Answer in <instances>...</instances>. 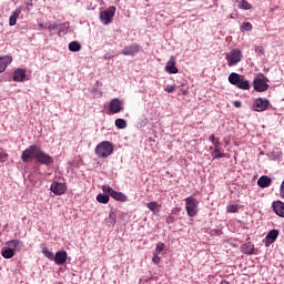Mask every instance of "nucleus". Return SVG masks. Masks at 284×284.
<instances>
[{
	"instance_id": "nucleus-35",
	"label": "nucleus",
	"mask_w": 284,
	"mask_h": 284,
	"mask_svg": "<svg viewBox=\"0 0 284 284\" xmlns=\"http://www.w3.org/2000/svg\"><path fill=\"white\" fill-rule=\"evenodd\" d=\"M252 24L250 22H244L240 27L241 32H252Z\"/></svg>"
},
{
	"instance_id": "nucleus-22",
	"label": "nucleus",
	"mask_w": 284,
	"mask_h": 284,
	"mask_svg": "<svg viewBox=\"0 0 284 284\" xmlns=\"http://www.w3.org/2000/svg\"><path fill=\"white\" fill-rule=\"evenodd\" d=\"M243 75L239 74V73H231L229 75V82L232 84V85H239V83H241V78Z\"/></svg>"
},
{
	"instance_id": "nucleus-36",
	"label": "nucleus",
	"mask_w": 284,
	"mask_h": 284,
	"mask_svg": "<svg viewBox=\"0 0 284 284\" xmlns=\"http://www.w3.org/2000/svg\"><path fill=\"white\" fill-rule=\"evenodd\" d=\"M239 8H241V10H252V4H250V2H247L246 0H242L239 3Z\"/></svg>"
},
{
	"instance_id": "nucleus-19",
	"label": "nucleus",
	"mask_w": 284,
	"mask_h": 284,
	"mask_svg": "<svg viewBox=\"0 0 284 284\" xmlns=\"http://www.w3.org/2000/svg\"><path fill=\"white\" fill-rule=\"evenodd\" d=\"M24 79H26V71L23 69H17L13 72V81H16L17 83L23 82Z\"/></svg>"
},
{
	"instance_id": "nucleus-41",
	"label": "nucleus",
	"mask_w": 284,
	"mask_h": 284,
	"mask_svg": "<svg viewBox=\"0 0 284 284\" xmlns=\"http://www.w3.org/2000/svg\"><path fill=\"white\" fill-rule=\"evenodd\" d=\"M152 262L155 263V265L161 262V257H159V254L153 253Z\"/></svg>"
},
{
	"instance_id": "nucleus-34",
	"label": "nucleus",
	"mask_w": 284,
	"mask_h": 284,
	"mask_svg": "<svg viewBox=\"0 0 284 284\" xmlns=\"http://www.w3.org/2000/svg\"><path fill=\"white\" fill-rule=\"evenodd\" d=\"M1 254H2L3 258H13L14 257V252L12 248H10V246H9V248L3 250Z\"/></svg>"
},
{
	"instance_id": "nucleus-28",
	"label": "nucleus",
	"mask_w": 284,
	"mask_h": 284,
	"mask_svg": "<svg viewBox=\"0 0 284 284\" xmlns=\"http://www.w3.org/2000/svg\"><path fill=\"white\" fill-rule=\"evenodd\" d=\"M108 193L105 194H98L97 195V201L98 203H103L104 205L110 203V195H106Z\"/></svg>"
},
{
	"instance_id": "nucleus-48",
	"label": "nucleus",
	"mask_w": 284,
	"mask_h": 284,
	"mask_svg": "<svg viewBox=\"0 0 284 284\" xmlns=\"http://www.w3.org/2000/svg\"><path fill=\"white\" fill-rule=\"evenodd\" d=\"M260 179H268L267 175H262Z\"/></svg>"
},
{
	"instance_id": "nucleus-14",
	"label": "nucleus",
	"mask_w": 284,
	"mask_h": 284,
	"mask_svg": "<svg viewBox=\"0 0 284 284\" xmlns=\"http://www.w3.org/2000/svg\"><path fill=\"white\" fill-rule=\"evenodd\" d=\"M9 248L13 250V252H21L26 245L20 240H10L7 242Z\"/></svg>"
},
{
	"instance_id": "nucleus-40",
	"label": "nucleus",
	"mask_w": 284,
	"mask_h": 284,
	"mask_svg": "<svg viewBox=\"0 0 284 284\" xmlns=\"http://www.w3.org/2000/svg\"><path fill=\"white\" fill-rule=\"evenodd\" d=\"M57 28H59V26L55 22H52L48 24L47 30H57Z\"/></svg>"
},
{
	"instance_id": "nucleus-23",
	"label": "nucleus",
	"mask_w": 284,
	"mask_h": 284,
	"mask_svg": "<svg viewBox=\"0 0 284 284\" xmlns=\"http://www.w3.org/2000/svg\"><path fill=\"white\" fill-rule=\"evenodd\" d=\"M20 14H21V9H16L9 18V24L17 26V19H19Z\"/></svg>"
},
{
	"instance_id": "nucleus-29",
	"label": "nucleus",
	"mask_w": 284,
	"mask_h": 284,
	"mask_svg": "<svg viewBox=\"0 0 284 284\" xmlns=\"http://www.w3.org/2000/svg\"><path fill=\"white\" fill-rule=\"evenodd\" d=\"M242 250L244 254H254V245L250 242L242 245Z\"/></svg>"
},
{
	"instance_id": "nucleus-24",
	"label": "nucleus",
	"mask_w": 284,
	"mask_h": 284,
	"mask_svg": "<svg viewBox=\"0 0 284 284\" xmlns=\"http://www.w3.org/2000/svg\"><path fill=\"white\" fill-rule=\"evenodd\" d=\"M146 207L153 212V214H159L161 212V204H158L156 202H150L146 204Z\"/></svg>"
},
{
	"instance_id": "nucleus-42",
	"label": "nucleus",
	"mask_w": 284,
	"mask_h": 284,
	"mask_svg": "<svg viewBox=\"0 0 284 284\" xmlns=\"http://www.w3.org/2000/svg\"><path fill=\"white\" fill-rule=\"evenodd\" d=\"M8 159V154L0 153V161H6Z\"/></svg>"
},
{
	"instance_id": "nucleus-20",
	"label": "nucleus",
	"mask_w": 284,
	"mask_h": 284,
	"mask_svg": "<svg viewBox=\"0 0 284 284\" xmlns=\"http://www.w3.org/2000/svg\"><path fill=\"white\" fill-rule=\"evenodd\" d=\"M266 156L271 159V161H280V159H283V152L278 151V149L270 151L266 153Z\"/></svg>"
},
{
	"instance_id": "nucleus-1",
	"label": "nucleus",
	"mask_w": 284,
	"mask_h": 284,
	"mask_svg": "<svg viewBox=\"0 0 284 284\" xmlns=\"http://www.w3.org/2000/svg\"><path fill=\"white\" fill-rule=\"evenodd\" d=\"M114 152V145L110 141L100 142L95 146V154L99 159H108Z\"/></svg>"
},
{
	"instance_id": "nucleus-17",
	"label": "nucleus",
	"mask_w": 284,
	"mask_h": 284,
	"mask_svg": "<svg viewBox=\"0 0 284 284\" xmlns=\"http://www.w3.org/2000/svg\"><path fill=\"white\" fill-rule=\"evenodd\" d=\"M12 63V55L0 57V74Z\"/></svg>"
},
{
	"instance_id": "nucleus-16",
	"label": "nucleus",
	"mask_w": 284,
	"mask_h": 284,
	"mask_svg": "<svg viewBox=\"0 0 284 284\" xmlns=\"http://www.w3.org/2000/svg\"><path fill=\"white\" fill-rule=\"evenodd\" d=\"M278 234H280L278 230H271L266 234V241H265L266 247H270V245H272V243H274L278 239Z\"/></svg>"
},
{
	"instance_id": "nucleus-6",
	"label": "nucleus",
	"mask_w": 284,
	"mask_h": 284,
	"mask_svg": "<svg viewBox=\"0 0 284 284\" xmlns=\"http://www.w3.org/2000/svg\"><path fill=\"white\" fill-rule=\"evenodd\" d=\"M102 191L104 192V194H109V196H112L114 201H120V203H125V201H128V195L114 191V189L110 187V185H103Z\"/></svg>"
},
{
	"instance_id": "nucleus-37",
	"label": "nucleus",
	"mask_w": 284,
	"mask_h": 284,
	"mask_svg": "<svg viewBox=\"0 0 284 284\" xmlns=\"http://www.w3.org/2000/svg\"><path fill=\"white\" fill-rule=\"evenodd\" d=\"M226 212H229L231 214H234V213L239 212V205H236V204H229L226 206Z\"/></svg>"
},
{
	"instance_id": "nucleus-2",
	"label": "nucleus",
	"mask_w": 284,
	"mask_h": 284,
	"mask_svg": "<svg viewBox=\"0 0 284 284\" xmlns=\"http://www.w3.org/2000/svg\"><path fill=\"white\" fill-rule=\"evenodd\" d=\"M185 210H186L187 216H190L191 219H194V216L199 214V200H196L194 196L186 197Z\"/></svg>"
},
{
	"instance_id": "nucleus-18",
	"label": "nucleus",
	"mask_w": 284,
	"mask_h": 284,
	"mask_svg": "<svg viewBox=\"0 0 284 284\" xmlns=\"http://www.w3.org/2000/svg\"><path fill=\"white\" fill-rule=\"evenodd\" d=\"M273 210L277 216L284 219V203L281 201L273 202Z\"/></svg>"
},
{
	"instance_id": "nucleus-44",
	"label": "nucleus",
	"mask_w": 284,
	"mask_h": 284,
	"mask_svg": "<svg viewBox=\"0 0 284 284\" xmlns=\"http://www.w3.org/2000/svg\"><path fill=\"white\" fill-rule=\"evenodd\" d=\"M233 105H234L235 108H241L242 103H241V101H234V102H233Z\"/></svg>"
},
{
	"instance_id": "nucleus-33",
	"label": "nucleus",
	"mask_w": 284,
	"mask_h": 284,
	"mask_svg": "<svg viewBox=\"0 0 284 284\" xmlns=\"http://www.w3.org/2000/svg\"><path fill=\"white\" fill-rule=\"evenodd\" d=\"M115 125L119 130H125L128 128V122L124 119H116Z\"/></svg>"
},
{
	"instance_id": "nucleus-4",
	"label": "nucleus",
	"mask_w": 284,
	"mask_h": 284,
	"mask_svg": "<svg viewBox=\"0 0 284 284\" xmlns=\"http://www.w3.org/2000/svg\"><path fill=\"white\" fill-rule=\"evenodd\" d=\"M114 14H116V7L111 6L106 10L100 12V21L103 26H110L114 19Z\"/></svg>"
},
{
	"instance_id": "nucleus-9",
	"label": "nucleus",
	"mask_w": 284,
	"mask_h": 284,
	"mask_svg": "<svg viewBox=\"0 0 284 284\" xmlns=\"http://www.w3.org/2000/svg\"><path fill=\"white\" fill-rule=\"evenodd\" d=\"M36 161H38V163H41L42 165H52V163H54V158L48 155V153L43 152L40 149V151H38Z\"/></svg>"
},
{
	"instance_id": "nucleus-26",
	"label": "nucleus",
	"mask_w": 284,
	"mask_h": 284,
	"mask_svg": "<svg viewBox=\"0 0 284 284\" xmlns=\"http://www.w3.org/2000/svg\"><path fill=\"white\" fill-rule=\"evenodd\" d=\"M235 87H237L239 90H250V81L245 80V77H242Z\"/></svg>"
},
{
	"instance_id": "nucleus-15",
	"label": "nucleus",
	"mask_w": 284,
	"mask_h": 284,
	"mask_svg": "<svg viewBox=\"0 0 284 284\" xmlns=\"http://www.w3.org/2000/svg\"><path fill=\"white\" fill-rule=\"evenodd\" d=\"M53 261L57 263V265H63L65 261H68V252L65 251H59L53 255Z\"/></svg>"
},
{
	"instance_id": "nucleus-21",
	"label": "nucleus",
	"mask_w": 284,
	"mask_h": 284,
	"mask_svg": "<svg viewBox=\"0 0 284 284\" xmlns=\"http://www.w3.org/2000/svg\"><path fill=\"white\" fill-rule=\"evenodd\" d=\"M105 223L109 227H114V225H116V213L114 211H110L109 216L105 219Z\"/></svg>"
},
{
	"instance_id": "nucleus-38",
	"label": "nucleus",
	"mask_w": 284,
	"mask_h": 284,
	"mask_svg": "<svg viewBox=\"0 0 284 284\" xmlns=\"http://www.w3.org/2000/svg\"><path fill=\"white\" fill-rule=\"evenodd\" d=\"M163 250H165V244H163L162 242H159L156 244L154 254H161V252H163Z\"/></svg>"
},
{
	"instance_id": "nucleus-7",
	"label": "nucleus",
	"mask_w": 284,
	"mask_h": 284,
	"mask_svg": "<svg viewBox=\"0 0 284 284\" xmlns=\"http://www.w3.org/2000/svg\"><path fill=\"white\" fill-rule=\"evenodd\" d=\"M268 81L270 80H267V78H255L253 80V88L255 92H267V90H270V84H267Z\"/></svg>"
},
{
	"instance_id": "nucleus-11",
	"label": "nucleus",
	"mask_w": 284,
	"mask_h": 284,
	"mask_svg": "<svg viewBox=\"0 0 284 284\" xmlns=\"http://www.w3.org/2000/svg\"><path fill=\"white\" fill-rule=\"evenodd\" d=\"M140 51H141V45L135 43V44L125 47L121 51V54H123L124 57H134V54H139Z\"/></svg>"
},
{
	"instance_id": "nucleus-25",
	"label": "nucleus",
	"mask_w": 284,
	"mask_h": 284,
	"mask_svg": "<svg viewBox=\"0 0 284 284\" xmlns=\"http://www.w3.org/2000/svg\"><path fill=\"white\" fill-rule=\"evenodd\" d=\"M211 156L213 159H223L225 156V153L221 152V149H214V146H210Z\"/></svg>"
},
{
	"instance_id": "nucleus-45",
	"label": "nucleus",
	"mask_w": 284,
	"mask_h": 284,
	"mask_svg": "<svg viewBox=\"0 0 284 284\" xmlns=\"http://www.w3.org/2000/svg\"><path fill=\"white\" fill-rule=\"evenodd\" d=\"M255 52H260V53L263 54V47H256L255 48Z\"/></svg>"
},
{
	"instance_id": "nucleus-43",
	"label": "nucleus",
	"mask_w": 284,
	"mask_h": 284,
	"mask_svg": "<svg viewBox=\"0 0 284 284\" xmlns=\"http://www.w3.org/2000/svg\"><path fill=\"white\" fill-rule=\"evenodd\" d=\"M166 223L170 225L171 223H174V217L173 216H169L166 219Z\"/></svg>"
},
{
	"instance_id": "nucleus-27",
	"label": "nucleus",
	"mask_w": 284,
	"mask_h": 284,
	"mask_svg": "<svg viewBox=\"0 0 284 284\" xmlns=\"http://www.w3.org/2000/svg\"><path fill=\"white\" fill-rule=\"evenodd\" d=\"M209 141H211V143H213L214 150H221V140L219 138H216L214 134H211L209 136Z\"/></svg>"
},
{
	"instance_id": "nucleus-47",
	"label": "nucleus",
	"mask_w": 284,
	"mask_h": 284,
	"mask_svg": "<svg viewBox=\"0 0 284 284\" xmlns=\"http://www.w3.org/2000/svg\"><path fill=\"white\" fill-rule=\"evenodd\" d=\"M39 28H45V26H43V23H40V24H39Z\"/></svg>"
},
{
	"instance_id": "nucleus-10",
	"label": "nucleus",
	"mask_w": 284,
	"mask_h": 284,
	"mask_svg": "<svg viewBox=\"0 0 284 284\" xmlns=\"http://www.w3.org/2000/svg\"><path fill=\"white\" fill-rule=\"evenodd\" d=\"M50 190L57 196H61V194H65V192L68 191V185H65V183H61V182H53L51 184Z\"/></svg>"
},
{
	"instance_id": "nucleus-39",
	"label": "nucleus",
	"mask_w": 284,
	"mask_h": 284,
	"mask_svg": "<svg viewBox=\"0 0 284 284\" xmlns=\"http://www.w3.org/2000/svg\"><path fill=\"white\" fill-rule=\"evenodd\" d=\"M174 90H176V85H168L165 88V92H168L169 94H172V92H174Z\"/></svg>"
},
{
	"instance_id": "nucleus-30",
	"label": "nucleus",
	"mask_w": 284,
	"mask_h": 284,
	"mask_svg": "<svg viewBox=\"0 0 284 284\" xmlns=\"http://www.w3.org/2000/svg\"><path fill=\"white\" fill-rule=\"evenodd\" d=\"M42 254L49 258V261H54V253H52L45 245H42Z\"/></svg>"
},
{
	"instance_id": "nucleus-3",
	"label": "nucleus",
	"mask_w": 284,
	"mask_h": 284,
	"mask_svg": "<svg viewBox=\"0 0 284 284\" xmlns=\"http://www.w3.org/2000/svg\"><path fill=\"white\" fill-rule=\"evenodd\" d=\"M225 59L227 61L229 68H232L243 61V52H241L239 49H233L231 52L225 53Z\"/></svg>"
},
{
	"instance_id": "nucleus-13",
	"label": "nucleus",
	"mask_w": 284,
	"mask_h": 284,
	"mask_svg": "<svg viewBox=\"0 0 284 284\" xmlns=\"http://www.w3.org/2000/svg\"><path fill=\"white\" fill-rule=\"evenodd\" d=\"M110 110H111L112 114H119V112H121V110H123V102H121V100L114 98L110 102Z\"/></svg>"
},
{
	"instance_id": "nucleus-8",
	"label": "nucleus",
	"mask_w": 284,
	"mask_h": 284,
	"mask_svg": "<svg viewBox=\"0 0 284 284\" xmlns=\"http://www.w3.org/2000/svg\"><path fill=\"white\" fill-rule=\"evenodd\" d=\"M270 108V100L265 98H258L253 104L254 112H265Z\"/></svg>"
},
{
	"instance_id": "nucleus-46",
	"label": "nucleus",
	"mask_w": 284,
	"mask_h": 284,
	"mask_svg": "<svg viewBox=\"0 0 284 284\" xmlns=\"http://www.w3.org/2000/svg\"><path fill=\"white\" fill-rule=\"evenodd\" d=\"M220 284H230V282L223 281V282H221Z\"/></svg>"
},
{
	"instance_id": "nucleus-5",
	"label": "nucleus",
	"mask_w": 284,
	"mask_h": 284,
	"mask_svg": "<svg viewBox=\"0 0 284 284\" xmlns=\"http://www.w3.org/2000/svg\"><path fill=\"white\" fill-rule=\"evenodd\" d=\"M39 145H31L22 152L21 159L23 163H30L32 159H37L38 152H40Z\"/></svg>"
},
{
	"instance_id": "nucleus-32",
	"label": "nucleus",
	"mask_w": 284,
	"mask_h": 284,
	"mask_svg": "<svg viewBox=\"0 0 284 284\" xmlns=\"http://www.w3.org/2000/svg\"><path fill=\"white\" fill-rule=\"evenodd\" d=\"M69 50L70 52H79L81 50V43H79L78 41H72L69 44Z\"/></svg>"
},
{
	"instance_id": "nucleus-12",
	"label": "nucleus",
	"mask_w": 284,
	"mask_h": 284,
	"mask_svg": "<svg viewBox=\"0 0 284 284\" xmlns=\"http://www.w3.org/2000/svg\"><path fill=\"white\" fill-rule=\"evenodd\" d=\"M165 70L169 72V74H179V68H176V58H170L165 65Z\"/></svg>"
},
{
	"instance_id": "nucleus-49",
	"label": "nucleus",
	"mask_w": 284,
	"mask_h": 284,
	"mask_svg": "<svg viewBox=\"0 0 284 284\" xmlns=\"http://www.w3.org/2000/svg\"><path fill=\"white\" fill-rule=\"evenodd\" d=\"M182 93H183V94H187V91H186V90H183Z\"/></svg>"
},
{
	"instance_id": "nucleus-31",
	"label": "nucleus",
	"mask_w": 284,
	"mask_h": 284,
	"mask_svg": "<svg viewBox=\"0 0 284 284\" xmlns=\"http://www.w3.org/2000/svg\"><path fill=\"white\" fill-rule=\"evenodd\" d=\"M257 185L260 187H270V185H272V179H258Z\"/></svg>"
}]
</instances>
